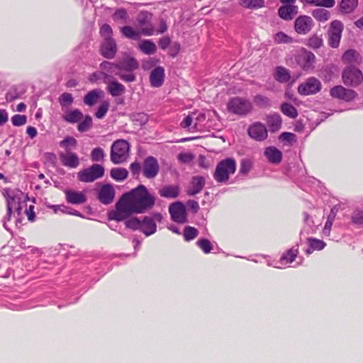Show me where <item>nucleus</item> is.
<instances>
[{"label":"nucleus","instance_id":"obj_1","mask_svg":"<svg viewBox=\"0 0 363 363\" xmlns=\"http://www.w3.org/2000/svg\"><path fill=\"white\" fill-rule=\"evenodd\" d=\"M3 194L7 201V214L4 220V226L8 229L7 221L11 219L12 214H13V217H16V221L18 222V216L21 215L22 210L27 207V203L26 196L18 189H6L4 190ZM33 209L34 206L31 205L28 209L26 208L25 210L28 220L31 222L34 221L35 218Z\"/></svg>","mask_w":363,"mask_h":363},{"label":"nucleus","instance_id":"obj_2","mask_svg":"<svg viewBox=\"0 0 363 363\" xmlns=\"http://www.w3.org/2000/svg\"><path fill=\"white\" fill-rule=\"evenodd\" d=\"M128 196L130 197L135 206L136 213L146 212L152 208L155 203V198L151 195L148 192L147 189L142 184L128 192Z\"/></svg>","mask_w":363,"mask_h":363},{"label":"nucleus","instance_id":"obj_3","mask_svg":"<svg viewBox=\"0 0 363 363\" xmlns=\"http://www.w3.org/2000/svg\"><path fill=\"white\" fill-rule=\"evenodd\" d=\"M133 213H136V209L130 197H128V193H126L116 203V211L108 213V218L116 221H122Z\"/></svg>","mask_w":363,"mask_h":363},{"label":"nucleus","instance_id":"obj_4","mask_svg":"<svg viewBox=\"0 0 363 363\" xmlns=\"http://www.w3.org/2000/svg\"><path fill=\"white\" fill-rule=\"evenodd\" d=\"M236 171V162L233 158H225L218 163L213 178L218 183L225 184Z\"/></svg>","mask_w":363,"mask_h":363},{"label":"nucleus","instance_id":"obj_5","mask_svg":"<svg viewBox=\"0 0 363 363\" xmlns=\"http://www.w3.org/2000/svg\"><path fill=\"white\" fill-rule=\"evenodd\" d=\"M130 147V144L125 140L114 141L111 147V161L116 164L125 162L129 156Z\"/></svg>","mask_w":363,"mask_h":363},{"label":"nucleus","instance_id":"obj_6","mask_svg":"<svg viewBox=\"0 0 363 363\" xmlns=\"http://www.w3.org/2000/svg\"><path fill=\"white\" fill-rule=\"evenodd\" d=\"M227 110L233 114L245 116L250 113L252 110V104L251 101L240 96H235L231 98L227 103Z\"/></svg>","mask_w":363,"mask_h":363},{"label":"nucleus","instance_id":"obj_7","mask_svg":"<svg viewBox=\"0 0 363 363\" xmlns=\"http://www.w3.org/2000/svg\"><path fill=\"white\" fill-rule=\"evenodd\" d=\"M100 69L102 72L107 73L108 75L115 74L119 76L120 79L125 82H132L135 81L136 77L134 73L124 74L120 72L119 63H113L108 61H104L100 64Z\"/></svg>","mask_w":363,"mask_h":363},{"label":"nucleus","instance_id":"obj_8","mask_svg":"<svg viewBox=\"0 0 363 363\" xmlns=\"http://www.w3.org/2000/svg\"><path fill=\"white\" fill-rule=\"evenodd\" d=\"M104 174V168L99 164H94L78 172L77 177L80 182L88 183L102 177Z\"/></svg>","mask_w":363,"mask_h":363},{"label":"nucleus","instance_id":"obj_9","mask_svg":"<svg viewBox=\"0 0 363 363\" xmlns=\"http://www.w3.org/2000/svg\"><path fill=\"white\" fill-rule=\"evenodd\" d=\"M342 81L347 86H357L363 80L362 72L354 66H349L342 72Z\"/></svg>","mask_w":363,"mask_h":363},{"label":"nucleus","instance_id":"obj_10","mask_svg":"<svg viewBox=\"0 0 363 363\" xmlns=\"http://www.w3.org/2000/svg\"><path fill=\"white\" fill-rule=\"evenodd\" d=\"M343 27L342 23L338 20L333 21L330 23L328 32V44L330 47L336 48L339 46Z\"/></svg>","mask_w":363,"mask_h":363},{"label":"nucleus","instance_id":"obj_11","mask_svg":"<svg viewBox=\"0 0 363 363\" xmlns=\"http://www.w3.org/2000/svg\"><path fill=\"white\" fill-rule=\"evenodd\" d=\"M320 82L315 77H309L298 86V92L302 96L315 94L321 89Z\"/></svg>","mask_w":363,"mask_h":363},{"label":"nucleus","instance_id":"obj_12","mask_svg":"<svg viewBox=\"0 0 363 363\" xmlns=\"http://www.w3.org/2000/svg\"><path fill=\"white\" fill-rule=\"evenodd\" d=\"M160 171L157 160L153 156L147 157L143 163V174L147 179H154Z\"/></svg>","mask_w":363,"mask_h":363},{"label":"nucleus","instance_id":"obj_13","mask_svg":"<svg viewBox=\"0 0 363 363\" xmlns=\"http://www.w3.org/2000/svg\"><path fill=\"white\" fill-rule=\"evenodd\" d=\"M162 218L160 213H155L153 217L145 216L141 220L140 231L146 236L154 234L157 230L156 220L161 221Z\"/></svg>","mask_w":363,"mask_h":363},{"label":"nucleus","instance_id":"obj_14","mask_svg":"<svg viewBox=\"0 0 363 363\" xmlns=\"http://www.w3.org/2000/svg\"><path fill=\"white\" fill-rule=\"evenodd\" d=\"M248 135L256 141H264L268 137V131L266 126L261 122H255L247 128Z\"/></svg>","mask_w":363,"mask_h":363},{"label":"nucleus","instance_id":"obj_15","mask_svg":"<svg viewBox=\"0 0 363 363\" xmlns=\"http://www.w3.org/2000/svg\"><path fill=\"white\" fill-rule=\"evenodd\" d=\"M169 212L172 219L178 223H184L187 220L186 208L181 201H177L169 205Z\"/></svg>","mask_w":363,"mask_h":363},{"label":"nucleus","instance_id":"obj_16","mask_svg":"<svg viewBox=\"0 0 363 363\" xmlns=\"http://www.w3.org/2000/svg\"><path fill=\"white\" fill-rule=\"evenodd\" d=\"M330 95L333 98L349 102L352 101L357 94L354 90L346 89L342 86H336L330 89Z\"/></svg>","mask_w":363,"mask_h":363},{"label":"nucleus","instance_id":"obj_17","mask_svg":"<svg viewBox=\"0 0 363 363\" xmlns=\"http://www.w3.org/2000/svg\"><path fill=\"white\" fill-rule=\"evenodd\" d=\"M66 201L68 203L73 205H80L84 203L87 197L84 191H78L73 189H65L64 191Z\"/></svg>","mask_w":363,"mask_h":363},{"label":"nucleus","instance_id":"obj_18","mask_svg":"<svg viewBox=\"0 0 363 363\" xmlns=\"http://www.w3.org/2000/svg\"><path fill=\"white\" fill-rule=\"evenodd\" d=\"M298 255V248L297 247H291L290 250H287L285 253L282 255L280 257L279 260L277 262L274 264L269 263V266H273L276 268L281 269L284 267V266L291 264L296 257Z\"/></svg>","mask_w":363,"mask_h":363},{"label":"nucleus","instance_id":"obj_19","mask_svg":"<svg viewBox=\"0 0 363 363\" xmlns=\"http://www.w3.org/2000/svg\"><path fill=\"white\" fill-rule=\"evenodd\" d=\"M313 26V20L308 16H301L298 17L294 23L295 30L298 34H306Z\"/></svg>","mask_w":363,"mask_h":363},{"label":"nucleus","instance_id":"obj_20","mask_svg":"<svg viewBox=\"0 0 363 363\" xmlns=\"http://www.w3.org/2000/svg\"><path fill=\"white\" fill-rule=\"evenodd\" d=\"M105 84H107V91L113 97L121 96L125 92L124 85L116 81L112 76H109V79L106 80Z\"/></svg>","mask_w":363,"mask_h":363},{"label":"nucleus","instance_id":"obj_21","mask_svg":"<svg viewBox=\"0 0 363 363\" xmlns=\"http://www.w3.org/2000/svg\"><path fill=\"white\" fill-rule=\"evenodd\" d=\"M120 72L125 71L129 73H133L139 67L138 60L130 55H125L118 61Z\"/></svg>","mask_w":363,"mask_h":363},{"label":"nucleus","instance_id":"obj_22","mask_svg":"<svg viewBox=\"0 0 363 363\" xmlns=\"http://www.w3.org/2000/svg\"><path fill=\"white\" fill-rule=\"evenodd\" d=\"M115 196V191L111 184L102 186L98 194V199L105 205L113 202Z\"/></svg>","mask_w":363,"mask_h":363},{"label":"nucleus","instance_id":"obj_23","mask_svg":"<svg viewBox=\"0 0 363 363\" xmlns=\"http://www.w3.org/2000/svg\"><path fill=\"white\" fill-rule=\"evenodd\" d=\"M117 52V46L113 38L104 40L101 47V55L107 58L112 59L115 57Z\"/></svg>","mask_w":363,"mask_h":363},{"label":"nucleus","instance_id":"obj_24","mask_svg":"<svg viewBox=\"0 0 363 363\" xmlns=\"http://www.w3.org/2000/svg\"><path fill=\"white\" fill-rule=\"evenodd\" d=\"M164 80V69L158 66L153 69L150 74V82L152 87H160Z\"/></svg>","mask_w":363,"mask_h":363},{"label":"nucleus","instance_id":"obj_25","mask_svg":"<svg viewBox=\"0 0 363 363\" xmlns=\"http://www.w3.org/2000/svg\"><path fill=\"white\" fill-rule=\"evenodd\" d=\"M206 184V179L201 176L193 177L186 193L189 196H194L203 189Z\"/></svg>","mask_w":363,"mask_h":363},{"label":"nucleus","instance_id":"obj_26","mask_svg":"<svg viewBox=\"0 0 363 363\" xmlns=\"http://www.w3.org/2000/svg\"><path fill=\"white\" fill-rule=\"evenodd\" d=\"M179 192V186L174 184L164 185L158 191V194L161 197L169 199L177 198Z\"/></svg>","mask_w":363,"mask_h":363},{"label":"nucleus","instance_id":"obj_27","mask_svg":"<svg viewBox=\"0 0 363 363\" xmlns=\"http://www.w3.org/2000/svg\"><path fill=\"white\" fill-rule=\"evenodd\" d=\"M62 163L67 167L76 168L79 164V159L76 153L72 152H62L60 154Z\"/></svg>","mask_w":363,"mask_h":363},{"label":"nucleus","instance_id":"obj_28","mask_svg":"<svg viewBox=\"0 0 363 363\" xmlns=\"http://www.w3.org/2000/svg\"><path fill=\"white\" fill-rule=\"evenodd\" d=\"M362 60L360 54L353 49L347 50L342 55V62L350 66L359 65L362 62Z\"/></svg>","mask_w":363,"mask_h":363},{"label":"nucleus","instance_id":"obj_29","mask_svg":"<svg viewBox=\"0 0 363 363\" xmlns=\"http://www.w3.org/2000/svg\"><path fill=\"white\" fill-rule=\"evenodd\" d=\"M264 155L268 161L272 164H279L282 159V152L274 146L267 147L264 152Z\"/></svg>","mask_w":363,"mask_h":363},{"label":"nucleus","instance_id":"obj_30","mask_svg":"<svg viewBox=\"0 0 363 363\" xmlns=\"http://www.w3.org/2000/svg\"><path fill=\"white\" fill-rule=\"evenodd\" d=\"M298 13V6L295 5H284L278 10L279 16L285 21L293 19Z\"/></svg>","mask_w":363,"mask_h":363},{"label":"nucleus","instance_id":"obj_31","mask_svg":"<svg viewBox=\"0 0 363 363\" xmlns=\"http://www.w3.org/2000/svg\"><path fill=\"white\" fill-rule=\"evenodd\" d=\"M104 96V91L100 89H95L89 91L84 97V103L89 106L95 105L99 99Z\"/></svg>","mask_w":363,"mask_h":363},{"label":"nucleus","instance_id":"obj_32","mask_svg":"<svg viewBox=\"0 0 363 363\" xmlns=\"http://www.w3.org/2000/svg\"><path fill=\"white\" fill-rule=\"evenodd\" d=\"M267 124L271 132H277L281 127L282 119L279 113H272L267 116Z\"/></svg>","mask_w":363,"mask_h":363},{"label":"nucleus","instance_id":"obj_33","mask_svg":"<svg viewBox=\"0 0 363 363\" xmlns=\"http://www.w3.org/2000/svg\"><path fill=\"white\" fill-rule=\"evenodd\" d=\"M274 77L280 83H286L291 79V72L286 68L279 66L275 69Z\"/></svg>","mask_w":363,"mask_h":363},{"label":"nucleus","instance_id":"obj_34","mask_svg":"<svg viewBox=\"0 0 363 363\" xmlns=\"http://www.w3.org/2000/svg\"><path fill=\"white\" fill-rule=\"evenodd\" d=\"M65 114L63 115V119L69 123H75L81 121L83 118L82 113L79 109H74L72 111L65 110Z\"/></svg>","mask_w":363,"mask_h":363},{"label":"nucleus","instance_id":"obj_35","mask_svg":"<svg viewBox=\"0 0 363 363\" xmlns=\"http://www.w3.org/2000/svg\"><path fill=\"white\" fill-rule=\"evenodd\" d=\"M138 48L146 55H152L157 50L156 45L150 40H143L138 44Z\"/></svg>","mask_w":363,"mask_h":363},{"label":"nucleus","instance_id":"obj_36","mask_svg":"<svg viewBox=\"0 0 363 363\" xmlns=\"http://www.w3.org/2000/svg\"><path fill=\"white\" fill-rule=\"evenodd\" d=\"M196 114H189L181 122L180 125L184 129H187L190 132H194L198 130V123L194 121V116Z\"/></svg>","mask_w":363,"mask_h":363},{"label":"nucleus","instance_id":"obj_37","mask_svg":"<svg viewBox=\"0 0 363 363\" xmlns=\"http://www.w3.org/2000/svg\"><path fill=\"white\" fill-rule=\"evenodd\" d=\"M358 0H341L340 11L343 13H352L357 6Z\"/></svg>","mask_w":363,"mask_h":363},{"label":"nucleus","instance_id":"obj_38","mask_svg":"<svg viewBox=\"0 0 363 363\" xmlns=\"http://www.w3.org/2000/svg\"><path fill=\"white\" fill-rule=\"evenodd\" d=\"M59 145L65 152H72L77 146V140L72 136H67L60 142Z\"/></svg>","mask_w":363,"mask_h":363},{"label":"nucleus","instance_id":"obj_39","mask_svg":"<svg viewBox=\"0 0 363 363\" xmlns=\"http://www.w3.org/2000/svg\"><path fill=\"white\" fill-rule=\"evenodd\" d=\"M308 242L309 247L306 250L308 255L311 254L314 250H321L326 245L325 242L316 238H309L308 239Z\"/></svg>","mask_w":363,"mask_h":363},{"label":"nucleus","instance_id":"obj_40","mask_svg":"<svg viewBox=\"0 0 363 363\" xmlns=\"http://www.w3.org/2000/svg\"><path fill=\"white\" fill-rule=\"evenodd\" d=\"M121 32L122 35L125 38L134 40H138L141 37L140 30H135L133 28L129 26L122 27L121 28Z\"/></svg>","mask_w":363,"mask_h":363},{"label":"nucleus","instance_id":"obj_41","mask_svg":"<svg viewBox=\"0 0 363 363\" xmlns=\"http://www.w3.org/2000/svg\"><path fill=\"white\" fill-rule=\"evenodd\" d=\"M74 98L72 94L68 92L62 93L59 97V103L61 106L62 111L67 110L69 107L72 104Z\"/></svg>","mask_w":363,"mask_h":363},{"label":"nucleus","instance_id":"obj_42","mask_svg":"<svg viewBox=\"0 0 363 363\" xmlns=\"http://www.w3.org/2000/svg\"><path fill=\"white\" fill-rule=\"evenodd\" d=\"M111 177L117 182L125 180L128 175V172L125 168L115 167L111 170Z\"/></svg>","mask_w":363,"mask_h":363},{"label":"nucleus","instance_id":"obj_43","mask_svg":"<svg viewBox=\"0 0 363 363\" xmlns=\"http://www.w3.org/2000/svg\"><path fill=\"white\" fill-rule=\"evenodd\" d=\"M312 16L318 21L325 22L330 18V13L325 9L320 8L314 9L312 12Z\"/></svg>","mask_w":363,"mask_h":363},{"label":"nucleus","instance_id":"obj_44","mask_svg":"<svg viewBox=\"0 0 363 363\" xmlns=\"http://www.w3.org/2000/svg\"><path fill=\"white\" fill-rule=\"evenodd\" d=\"M301 61H302V67L303 69L305 70L309 69L313 65L315 62V55L312 53L311 52H306L302 56H301Z\"/></svg>","mask_w":363,"mask_h":363},{"label":"nucleus","instance_id":"obj_45","mask_svg":"<svg viewBox=\"0 0 363 363\" xmlns=\"http://www.w3.org/2000/svg\"><path fill=\"white\" fill-rule=\"evenodd\" d=\"M240 6L247 9H259L264 6V0H238Z\"/></svg>","mask_w":363,"mask_h":363},{"label":"nucleus","instance_id":"obj_46","mask_svg":"<svg viewBox=\"0 0 363 363\" xmlns=\"http://www.w3.org/2000/svg\"><path fill=\"white\" fill-rule=\"evenodd\" d=\"M281 111L285 116L291 118H296L298 116V112L295 107L286 102L281 105Z\"/></svg>","mask_w":363,"mask_h":363},{"label":"nucleus","instance_id":"obj_47","mask_svg":"<svg viewBox=\"0 0 363 363\" xmlns=\"http://www.w3.org/2000/svg\"><path fill=\"white\" fill-rule=\"evenodd\" d=\"M307 4L314 5L316 6H323L325 8H332L334 6L335 0H302Z\"/></svg>","mask_w":363,"mask_h":363},{"label":"nucleus","instance_id":"obj_48","mask_svg":"<svg viewBox=\"0 0 363 363\" xmlns=\"http://www.w3.org/2000/svg\"><path fill=\"white\" fill-rule=\"evenodd\" d=\"M199 235V230L191 226H186L184 228L183 235L186 241L189 242L196 238Z\"/></svg>","mask_w":363,"mask_h":363},{"label":"nucleus","instance_id":"obj_49","mask_svg":"<svg viewBox=\"0 0 363 363\" xmlns=\"http://www.w3.org/2000/svg\"><path fill=\"white\" fill-rule=\"evenodd\" d=\"M196 245L205 253L208 254L213 249V245L209 240L201 238L196 241Z\"/></svg>","mask_w":363,"mask_h":363},{"label":"nucleus","instance_id":"obj_50","mask_svg":"<svg viewBox=\"0 0 363 363\" xmlns=\"http://www.w3.org/2000/svg\"><path fill=\"white\" fill-rule=\"evenodd\" d=\"M109 106L110 104L108 101H104L98 107L97 111L95 113V116L99 119L103 118L108 112Z\"/></svg>","mask_w":363,"mask_h":363},{"label":"nucleus","instance_id":"obj_51","mask_svg":"<svg viewBox=\"0 0 363 363\" xmlns=\"http://www.w3.org/2000/svg\"><path fill=\"white\" fill-rule=\"evenodd\" d=\"M105 153L101 147H95L91 152V159L94 162H100L104 160Z\"/></svg>","mask_w":363,"mask_h":363},{"label":"nucleus","instance_id":"obj_52","mask_svg":"<svg viewBox=\"0 0 363 363\" xmlns=\"http://www.w3.org/2000/svg\"><path fill=\"white\" fill-rule=\"evenodd\" d=\"M323 39L320 36L314 35L308 40V45L313 49L320 48L323 45Z\"/></svg>","mask_w":363,"mask_h":363},{"label":"nucleus","instance_id":"obj_53","mask_svg":"<svg viewBox=\"0 0 363 363\" xmlns=\"http://www.w3.org/2000/svg\"><path fill=\"white\" fill-rule=\"evenodd\" d=\"M152 18V13L146 11H140L137 17V21L139 23L140 26H143L144 25L147 24L148 21Z\"/></svg>","mask_w":363,"mask_h":363},{"label":"nucleus","instance_id":"obj_54","mask_svg":"<svg viewBox=\"0 0 363 363\" xmlns=\"http://www.w3.org/2000/svg\"><path fill=\"white\" fill-rule=\"evenodd\" d=\"M92 125V118L89 116H86L84 119L79 123L78 130L79 132H85L88 130Z\"/></svg>","mask_w":363,"mask_h":363},{"label":"nucleus","instance_id":"obj_55","mask_svg":"<svg viewBox=\"0 0 363 363\" xmlns=\"http://www.w3.org/2000/svg\"><path fill=\"white\" fill-rule=\"evenodd\" d=\"M107 79H109V75H108L107 73L102 72L101 71L95 72L90 74L89 77V80L92 83L96 82L99 79H103L105 83Z\"/></svg>","mask_w":363,"mask_h":363},{"label":"nucleus","instance_id":"obj_56","mask_svg":"<svg viewBox=\"0 0 363 363\" xmlns=\"http://www.w3.org/2000/svg\"><path fill=\"white\" fill-rule=\"evenodd\" d=\"M274 40L277 43H291L293 42L291 38L284 32H278L274 35Z\"/></svg>","mask_w":363,"mask_h":363},{"label":"nucleus","instance_id":"obj_57","mask_svg":"<svg viewBox=\"0 0 363 363\" xmlns=\"http://www.w3.org/2000/svg\"><path fill=\"white\" fill-rule=\"evenodd\" d=\"M125 226L132 230H139L140 231L141 220L138 218L128 219L125 222Z\"/></svg>","mask_w":363,"mask_h":363},{"label":"nucleus","instance_id":"obj_58","mask_svg":"<svg viewBox=\"0 0 363 363\" xmlns=\"http://www.w3.org/2000/svg\"><path fill=\"white\" fill-rule=\"evenodd\" d=\"M352 222L355 225H363V209H356L352 214Z\"/></svg>","mask_w":363,"mask_h":363},{"label":"nucleus","instance_id":"obj_59","mask_svg":"<svg viewBox=\"0 0 363 363\" xmlns=\"http://www.w3.org/2000/svg\"><path fill=\"white\" fill-rule=\"evenodd\" d=\"M254 102L259 107L264 108L269 106V99L262 95L257 94L254 97Z\"/></svg>","mask_w":363,"mask_h":363},{"label":"nucleus","instance_id":"obj_60","mask_svg":"<svg viewBox=\"0 0 363 363\" xmlns=\"http://www.w3.org/2000/svg\"><path fill=\"white\" fill-rule=\"evenodd\" d=\"M27 117L25 115L15 114L11 118L12 124L14 126H21L26 123Z\"/></svg>","mask_w":363,"mask_h":363},{"label":"nucleus","instance_id":"obj_61","mask_svg":"<svg viewBox=\"0 0 363 363\" xmlns=\"http://www.w3.org/2000/svg\"><path fill=\"white\" fill-rule=\"evenodd\" d=\"M140 31V35L151 36L157 34L156 29L152 23H147V26L143 27Z\"/></svg>","mask_w":363,"mask_h":363},{"label":"nucleus","instance_id":"obj_62","mask_svg":"<svg viewBox=\"0 0 363 363\" xmlns=\"http://www.w3.org/2000/svg\"><path fill=\"white\" fill-rule=\"evenodd\" d=\"M113 18L115 21L122 20L123 22H126L128 18L126 10L125 9H117L113 14Z\"/></svg>","mask_w":363,"mask_h":363},{"label":"nucleus","instance_id":"obj_63","mask_svg":"<svg viewBox=\"0 0 363 363\" xmlns=\"http://www.w3.org/2000/svg\"><path fill=\"white\" fill-rule=\"evenodd\" d=\"M100 33L104 40L112 38L113 33L111 27L108 24H104L100 28Z\"/></svg>","mask_w":363,"mask_h":363},{"label":"nucleus","instance_id":"obj_64","mask_svg":"<svg viewBox=\"0 0 363 363\" xmlns=\"http://www.w3.org/2000/svg\"><path fill=\"white\" fill-rule=\"evenodd\" d=\"M130 170L134 177H138L141 171L143 172V165L140 162H134L130 164Z\"/></svg>","mask_w":363,"mask_h":363}]
</instances>
